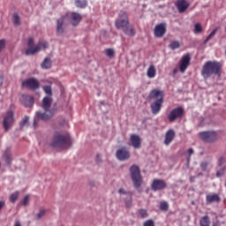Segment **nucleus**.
<instances>
[{"label": "nucleus", "mask_w": 226, "mask_h": 226, "mask_svg": "<svg viewBox=\"0 0 226 226\" xmlns=\"http://www.w3.org/2000/svg\"><path fill=\"white\" fill-rule=\"evenodd\" d=\"M90 186H94V182H91Z\"/></svg>", "instance_id": "13d9d810"}, {"label": "nucleus", "mask_w": 226, "mask_h": 226, "mask_svg": "<svg viewBox=\"0 0 226 226\" xmlns=\"http://www.w3.org/2000/svg\"><path fill=\"white\" fill-rule=\"evenodd\" d=\"M200 226H209L211 225V221L209 220V216L205 215L200 220Z\"/></svg>", "instance_id": "cd10ccee"}, {"label": "nucleus", "mask_w": 226, "mask_h": 226, "mask_svg": "<svg viewBox=\"0 0 226 226\" xmlns=\"http://www.w3.org/2000/svg\"><path fill=\"white\" fill-rule=\"evenodd\" d=\"M42 89H43L44 93L51 98V96H52V87L51 86H44V87H42Z\"/></svg>", "instance_id": "f704fd0d"}, {"label": "nucleus", "mask_w": 226, "mask_h": 226, "mask_svg": "<svg viewBox=\"0 0 226 226\" xmlns=\"http://www.w3.org/2000/svg\"><path fill=\"white\" fill-rule=\"evenodd\" d=\"M5 47H6V40L1 39L0 40V52H3V50H4Z\"/></svg>", "instance_id": "c03bdc74"}, {"label": "nucleus", "mask_w": 226, "mask_h": 226, "mask_svg": "<svg viewBox=\"0 0 226 226\" xmlns=\"http://www.w3.org/2000/svg\"><path fill=\"white\" fill-rule=\"evenodd\" d=\"M130 174L134 188H136L139 193H140V192H142L140 190V187L142 186V175L140 174V168H139V166L136 164H133L130 168Z\"/></svg>", "instance_id": "39448f33"}, {"label": "nucleus", "mask_w": 226, "mask_h": 226, "mask_svg": "<svg viewBox=\"0 0 226 226\" xmlns=\"http://www.w3.org/2000/svg\"><path fill=\"white\" fill-rule=\"evenodd\" d=\"M204 29L202 28V25L200 23H196L194 25L193 33L194 34H200Z\"/></svg>", "instance_id": "7c9ffc66"}, {"label": "nucleus", "mask_w": 226, "mask_h": 226, "mask_svg": "<svg viewBox=\"0 0 226 226\" xmlns=\"http://www.w3.org/2000/svg\"><path fill=\"white\" fill-rule=\"evenodd\" d=\"M187 153H188V157H187V163H190V158H192V154H193L194 151H193V148H189L187 150Z\"/></svg>", "instance_id": "de8ad7c7"}, {"label": "nucleus", "mask_w": 226, "mask_h": 226, "mask_svg": "<svg viewBox=\"0 0 226 226\" xmlns=\"http://www.w3.org/2000/svg\"><path fill=\"white\" fill-rule=\"evenodd\" d=\"M70 20L72 26L77 27V26L80 24V21L82 20V15H80L79 12H72Z\"/></svg>", "instance_id": "6ab92c4d"}, {"label": "nucleus", "mask_w": 226, "mask_h": 226, "mask_svg": "<svg viewBox=\"0 0 226 226\" xmlns=\"http://www.w3.org/2000/svg\"><path fill=\"white\" fill-rule=\"evenodd\" d=\"M174 73H176V70L174 71Z\"/></svg>", "instance_id": "bf43d9fd"}, {"label": "nucleus", "mask_w": 226, "mask_h": 226, "mask_svg": "<svg viewBox=\"0 0 226 226\" xmlns=\"http://www.w3.org/2000/svg\"><path fill=\"white\" fill-rule=\"evenodd\" d=\"M47 213V210L45 209H41L39 213L36 215V220H41L43 216H45V214Z\"/></svg>", "instance_id": "58836bf2"}, {"label": "nucleus", "mask_w": 226, "mask_h": 226, "mask_svg": "<svg viewBox=\"0 0 226 226\" xmlns=\"http://www.w3.org/2000/svg\"><path fill=\"white\" fill-rule=\"evenodd\" d=\"M132 195L130 194L129 197L125 200V207H132Z\"/></svg>", "instance_id": "37998d69"}, {"label": "nucleus", "mask_w": 226, "mask_h": 226, "mask_svg": "<svg viewBox=\"0 0 226 226\" xmlns=\"http://www.w3.org/2000/svg\"><path fill=\"white\" fill-rule=\"evenodd\" d=\"M122 31H124V34L127 36H135V28L130 25H127Z\"/></svg>", "instance_id": "393cba45"}, {"label": "nucleus", "mask_w": 226, "mask_h": 226, "mask_svg": "<svg viewBox=\"0 0 226 226\" xmlns=\"http://www.w3.org/2000/svg\"><path fill=\"white\" fill-rule=\"evenodd\" d=\"M139 213L141 218H147V211L146 209H139Z\"/></svg>", "instance_id": "a18cd8bd"}, {"label": "nucleus", "mask_w": 226, "mask_h": 226, "mask_svg": "<svg viewBox=\"0 0 226 226\" xmlns=\"http://www.w3.org/2000/svg\"><path fill=\"white\" fill-rule=\"evenodd\" d=\"M117 29L124 30L126 26H130V19L128 18V12L126 11H120L118 18L115 22Z\"/></svg>", "instance_id": "423d86ee"}, {"label": "nucleus", "mask_w": 226, "mask_h": 226, "mask_svg": "<svg viewBox=\"0 0 226 226\" xmlns=\"http://www.w3.org/2000/svg\"><path fill=\"white\" fill-rule=\"evenodd\" d=\"M23 206H29V195H26L22 200Z\"/></svg>", "instance_id": "49530a36"}, {"label": "nucleus", "mask_w": 226, "mask_h": 226, "mask_svg": "<svg viewBox=\"0 0 226 226\" xmlns=\"http://www.w3.org/2000/svg\"><path fill=\"white\" fill-rule=\"evenodd\" d=\"M15 226H22V224H20V222L18 221L15 222Z\"/></svg>", "instance_id": "6e6d98bb"}, {"label": "nucleus", "mask_w": 226, "mask_h": 226, "mask_svg": "<svg viewBox=\"0 0 226 226\" xmlns=\"http://www.w3.org/2000/svg\"><path fill=\"white\" fill-rule=\"evenodd\" d=\"M50 146L55 149H69L72 147V138L70 135L55 134Z\"/></svg>", "instance_id": "7ed1b4c3"}, {"label": "nucleus", "mask_w": 226, "mask_h": 226, "mask_svg": "<svg viewBox=\"0 0 226 226\" xmlns=\"http://www.w3.org/2000/svg\"><path fill=\"white\" fill-rule=\"evenodd\" d=\"M201 75L204 79H209L213 75H217V77L222 76V64L216 61H207L203 65L201 70Z\"/></svg>", "instance_id": "f03ea898"}, {"label": "nucleus", "mask_w": 226, "mask_h": 226, "mask_svg": "<svg viewBox=\"0 0 226 226\" xmlns=\"http://www.w3.org/2000/svg\"><path fill=\"white\" fill-rule=\"evenodd\" d=\"M225 170H226V167H222L220 170L216 171V177H222L223 176H225Z\"/></svg>", "instance_id": "ea45409f"}, {"label": "nucleus", "mask_w": 226, "mask_h": 226, "mask_svg": "<svg viewBox=\"0 0 226 226\" xmlns=\"http://www.w3.org/2000/svg\"><path fill=\"white\" fill-rule=\"evenodd\" d=\"M51 106H52V97L45 96L42 99V109L45 110V112H49V110H50Z\"/></svg>", "instance_id": "5701e85b"}, {"label": "nucleus", "mask_w": 226, "mask_h": 226, "mask_svg": "<svg viewBox=\"0 0 226 226\" xmlns=\"http://www.w3.org/2000/svg\"><path fill=\"white\" fill-rule=\"evenodd\" d=\"M20 196V192L19 191H16L15 192L11 193L10 196V202L12 204H15L17 200H19V197Z\"/></svg>", "instance_id": "c85d7f7f"}, {"label": "nucleus", "mask_w": 226, "mask_h": 226, "mask_svg": "<svg viewBox=\"0 0 226 226\" xmlns=\"http://www.w3.org/2000/svg\"><path fill=\"white\" fill-rule=\"evenodd\" d=\"M27 49L26 50V56H34L37 52L41 50H45L49 49V42L45 41H40L39 43L34 46V39L30 37L27 41Z\"/></svg>", "instance_id": "20e7f679"}, {"label": "nucleus", "mask_w": 226, "mask_h": 226, "mask_svg": "<svg viewBox=\"0 0 226 226\" xmlns=\"http://www.w3.org/2000/svg\"><path fill=\"white\" fill-rule=\"evenodd\" d=\"M6 206V203L4 200H0V211H2L3 207Z\"/></svg>", "instance_id": "603ef678"}, {"label": "nucleus", "mask_w": 226, "mask_h": 226, "mask_svg": "<svg viewBox=\"0 0 226 226\" xmlns=\"http://www.w3.org/2000/svg\"><path fill=\"white\" fill-rule=\"evenodd\" d=\"M132 154L126 147H121L116 152V157L119 162H126V160H130Z\"/></svg>", "instance_id": "9d476101"}, {"label": "nucleus", "mask_w": 226, "mask_h": 226, "mask_svg": "<svg viewBox=\"0 0 226 226\" xmlns=\"http://www.w3.org/2000/svg\"><path fill=\"white\" fill-rule=\"evenodd\" d=\"M218 27H215L211 33L210 34L207 35V37L206 38V40L204 41V43H207V41H209V40H212L213 37L216 34V33H218Z\"/></svg>", "instance_id": "72a5a7b5"}, {"label": "nucleus", "mask_w": 226, "mask_h": 226, "mask_svg": "<svg viewBox=\"0 0 226 226\" xmlns=\"http://www.w3.org/2000/svg\"><path fill=\"white\" fill-rule=\"evenodd\" d=\"M118 193H120V195H133L132 192H126L124 188H120Z\"/></svg>", "instance_id": "79ce46f5"}, {"label": "nucleus", "mask_w": 226, "mask_h": 226, "mask_svg": "<svg viewBox=\"0 0 226 226\" xmlns=\"http://www.w3.org/2000/svg\"><path fill=\"white\" fill-rule=\"evenodd\" d=\"M212 226H220V222H214V223L212 224Z\"/></svg>", "instance_id": "5fc2aeb1"}, {"label": "nucleus", "mask_w": 226, "mask_h": 226, "mask_svg": "<svg viewBox=\"0 0 226 226\" xmlns=\"http://www.w3.org/2000/svg\"><path fill=\"white\" fill-rule=\"evenodd\" d=\"M223 163H225V157L222 156L218 159V167H222V165H223Z\"/></svg>", "instance_id": "09e8293b"}, {"label": "nucleus", "mask_w": 226, "mask_h": 226, "mask_svg": "<svg viewBox=\"0 0 226 226\" xmlns=\"http://www.w3.org/2000/svg\"><path fill=\"white\" fill-rule=\"evenodd\" d=\"M96 162L97 163H102V155L100 154H96Z\"/></svg>", "instance_id": "3c124183"}, {"label": "nucleus", "mask_w": 226, "mask_h": 226, "mask_svg": "<svg viewBox=\"0 0 226 226\" xmlns=\"http://www.w3.org/2000/svg\"><path fill=\"white\" fill-rule=\"evenodd\" d=\"M130 142L129 146H132L134 149H140L142 147V139L138 134H132L130 136Z\"/></svg>", "instance_id": "ddd939ff"}, {"label": "nucleus", "mask_w": 226, "mask_h": 226, "mask_svg": "<svg viewBox=\"0 0 226 226\" xmlns=\"http://www.w3.org/2000/svg\"><path fill=\"white\" fill-rule=\"evenodd\" d=\"M20 128H24L25 126H29V117L26 116L22 118L19 123Z\"/></svg>", "instance_id": "473e14b6"}, {"label": "nucleus", "mask_w": 226, "mask_h": 226, "mask_svg": "<svg viewBox=\"0 0 226 226\" xmlns=\"http://www.w3.org/2000/svg\"><path fill=\"white\" fill-rule=\"evenodd\" d=\"M147 75L148 79H154L156 77V68L153 64L147 69Z\"/></svg>", "instance_id": "bb28decb"}, {"label": "nucleus", "mask_w": 226, "mask_h": 226, "mask_svg": "<svg viewBox=\"0 0 226 226\" xmlns=\"http://www.w3.org/2000/svg\"><path fill=\"white\" fill-rule=\"evenodd\" d=\"M206 201L207 204H213V202H216L218 204L222 202V198L216 193L207 194L206 196Z\"/></svg>", "instance_id": "412c9836"}, {"label": "nucleus", "mask_w": 226, "mask_h": 226, "mask_svg": "<svg viewBox=\"0 0 226 226\" xmlns=\"http://www.w3.org/2000/svg\"><path fill=\"white\" fill-rule=\"evenodd\" d=\"M3 85V78H0V86Z\"/></svg>", "instance_id": "4d7b16f0"}, {"label": "nucleus", "mask_w": 226, "mask_h": 226, "mask_svg": "<svg viewBox=\"0 0 226 226\" xmlns=\"http://www.w3.org/2000/svg\"><path fill=\"white\" fill-rule=\"evenodd\" d=\"M20 102L24 107H32L34 105V97L31 95H22Z\"/></svg>", "instance_id": "f3484780"}, {"label": "nucleus", "mask_w": 226, "mask_h": 226, "mask_svg": "<svg viewBox=\"0 0 226 226\" xmlns=\"http://www.w3.org/2000/svg\"><path fill=\"white\" fill-rule=\"evenodd\" d=\"M160 209L161 211H168L169 210V203L162 201L160 204Z\"/></svg>", "instance_id": "a19ab883"}, {"label": "nucleus", "mask_w": 226, "mask_h": 226, "mask_svg": "<svg viewBox=\"0 0 226 226\" xmlns=\"http://www.w3.org/2000/svg\"><path fill=\"white\" fill-rule=\"evenodd\" d=\"M179 47H181V45L179 44V41H173L170 44V48L171 50H176V49H179Z\"/></svg>", "instance_id": "c9c22d12"}, {"label": "nucleus", "mask_w": 226, "mask_h": 226, "mask_svg": "<svg viewBox=\"0 0 226 226\" xmlns=\"http://www.w3.org/2000/svg\"><path fill=\"white\" fill-rule=\"evenodd\" d=\"M176 6L179 11V13H185L186 10H188L190 4L186 2V0H177Z\"/></svg>", "instance_id": "a211bd4d"}, {"label": "nucleus", "mask_w": 226, "mask_h": 226, "mask_svg": "<svg viewBox=\"0 0 226 226\" xmlns=\"http://www.w3.org/2000/svg\"><path fill=\"white\" fill-rule=\"evenodd\" d=\"M151 188L153 192L165 190V188H167V182H165V180L163 179H158V178L154 179L151 185Z\"/></svg>", "instance_id": "f8f14e48"}, {"label": "nucleus", "mask_w": 226, "mask_h": 226, "mask_svg": "<svg viewBox=\"0 0 226 226\" xmlns=\"http://www.w3.org/2000/svg\"><path fill=\"white\" fill-rule=\"evenodd\" d=\"M143 226H154V221L147 220L144 222Z\"/></svg>", "instance_id": "8fccbe9b"}, {"label": "nucleus", "mask_w": 226, "mask_h": 226, "mask_svg": "<svg viewBox=\"0 0 226 226\" xmlns=\"http://www.w3.org/2000/svg\"><path fill=\"white\" fill-rule=\"evenodd\" d=\"M4 128L5 132H8L10 128H11V124H13V111H8L6 116L4 118Z\"/></svg>", "instance_id": "2eb2a0df"}, {"label": "nucleus", "mask_w": 226, "mask_h": 226, "mask_svg": "<svg viewBox=\"0 0 226 226\" xmlns=\"http://www.w3.org/2000/svg\"><path fill=\"white\" fill-rule=\"evenodd\" d=\"M64 17H61L56 22V33L57 34H63L64 33Z\"/></svg>", "instance_id": "b1692460"}, {"label": "nucleus", "mask_w": 226, "mask_h": 226, "mask_svg": "<svg viewBox=\"0 0 226 226\" xmlns=\"http://www.w3.org/2000/svg\"><path fill=\"white\" fill-rule=\"evenodd\" d=\"M75 4L77 8H86L87 6V0H75Z\"/></svg>", "instance_id": "2f4dec72"}, {"label": "nucleus", "mask_w": 226, "mask_h": 226, "mask_svg": "<svg viewBox=\"0 0 226 226\" xmlns=\"http://www.w3.org/2000/svg\"><path fill=\"white\" fill-rule=\"evenodd\" d=\"M200 137L204 142H216L218 140V134L215 131L200 132Z\"/></svg>", "instance_id": "1a4fd4ad"}, {"label": "nucleus", "mask_w": 226, "mask_h": 226, "mask_svg": "<svg viewBox=\"0 0 226 226\" xmlns=\"http://www.w3.org/2000/svg\"><path fill=\"white\" fill-rule=\"evenodd\" d=\"M167 33V23H161L155 26L154 34L155 38H163Z\"/></svg>", "instance_id": "9b49d317"}, {"label": "nucleus", "mask_w": 226, "mask_h": 226, "mask_svg": "<svg viewBox=\"0 0 226 226\" xmlns=\"http://www.w3.org/2000/svg\"><path fill=\"white\" fill-rule=\"evenodd\" d=\"M41 66L43 70H50L52 68V60L49 57L45 58Z\"/></svg>", "instance_id": "a878e982"}, {"label": "nucleus", "mask_w": 226, "mask_h": 226, "mask_svg": "<svg viewBox=\"0 0 226 226\" xmlns=\"http://www.w3.org/2000/svg\"><path fill=\"white\" fill-rule=\"evenodd\" d=\"M183 116H185V108L178 107L170 112L168 115V120L170 123H174L176 119H182Z\"/></svg>", "instance_id": "6e6552de"}, {"label": "nucleus", "mask_w": 226, "mask_h": 226, "mask_svg": "<svg viewBox=\"0 0 226 226\" xmlns=\"http://www.w3.org/2000/svg\"><path fill=\"white\" fill-rule=\"evenodd\" d=\"M2 160L6 163V165H11L13 162V155H11V148L7 147L2 155Z\"/></svg>", "instance_id": "dca6fc26"}, {"label": "nucleus", "mask_w": 226, "mask_h": 226, "mask_svg": "<svg viewBox=\"0 0 226 226\" xmlns=\"http://www.w3.org/2000/svg\"><path fill=\"white\" fill-rule=\"evenodd\" d=\"M176 139V132L173 129H170L168 132H166L165 134V139H164V144L165 146H169L172 140Z\"/></svg>", "instance_id": "4be33fe9"}, {"label": "nucleus", "mask_w": 226, "mask_h": 226, "mask_svg": "<svg viewBox=\"0 0 226 226\" xmlns=\"http://www.w3.org/2000/svg\"><path fill=\"white\" fill-rule=\"evenodd\" d=\"M33 126L34 128H38V121L36 119L34 121Z\"/></svg>", "instance_id": "864d4df0"}, {"label": "nucleus", "mask_w": 226, "mask_h": 226, "mask_svg": "<svg viewBox=\"0 0 226 226\" xmlns=\"http://www.w3.org/2000/svg\"><path fill=\"white\" fill-rule=\"evenodd\" d=\"M192 61V56H190V53H187L184 56H182L179 70L181 73H185L188 66H190V62Z\"/></svg>", "instance_id": "4468645a"}, {"label": "nucleus", "mask_w": 226, "mask_h": 226, "mask_svg": "<svg viewBox=\"0 0 226 226\" xmlns=\"http://www.w3.org/2000/svg\"><path fill=\"white\" fill-rule=\"evenodd\" d=\"M200 167L202 172H206V170H207V167H209V162H207L206 161L201 162L200 164Z\"/></svg>", "instance_id": "e433bc0d"}, {"label": "nucleus", "mask_w": 226, "mask_h": 226, "mask_svg": "<svg viewBox=\"0 0 226 226\" xmlns=\"http://www.w3.org/2000/svg\"><path fill=\"white\" fill-rule=\"evenodd\" d=\"M12 22L14 24V26H20L21 22H20V16L19 15V13L15 12L12 15Z\"/></svg>", "instance_id": "c756f323"}, {"label": "nucleus", "mask_w": 226, "mask_h": 226, "mask_svg": "<svg viewBox=\"0 0 226 226\" xmlns=\"http://www.w3.org/2000/svg\"><path fill=\"white\" fill-rule=\"evenodd\" d=\"M21 86L26 89H30V91H36V89H40V81L36 78H29L23 80Z\"/></svg>", "instance_id": "0eeeda50"}, {"label": "nucleus", "mask_w": 226, "mask_h": 226, "mask_svg": "<svg viewBox=\"0 0 226 226\" xmlns=\"http://www.w3.org/2000/svg\"><path fill=\"white\" fill-rule=\"evenodd\" d=\"M54 116V113L52 111H45L44 113H41V111L36 112V117L38 119H41V121H49V119H52V117Z\"/></svg>", "instance_id": "aec40b11"}, {"label": "nucleus", "mask_w": 226, "mask_h": 226, "mask_svg": "<svg viewBox=\"0 0 226 226\" xmlns=\"http://www.w3.org/2000/svg\"><path fill=\"white\" fill-rule=\"evenodd\" d=\"M148 102L155 100L151 105V112L154 116H156L160 110H162V106L163 105V91L158 89H153L148 96Z\"/></svg>", "instance_id": "f257e3e1"}, {"label": "nucleus", "mask_w": 226, "mask_h": 226, "mask_svg": "<svg viewBox=\"0 0 226 226\" xmlns=\"http://www.w3.org/2000/svg\"><path fill=\"white\" fill-rule=\"evenodd\" d=\"M105 54L106 56H108V57H114V56L116 55V52L114 51L113 49H106Z\"/></svg>", "instance_id": "4c0bfd02"}]
</instances>
